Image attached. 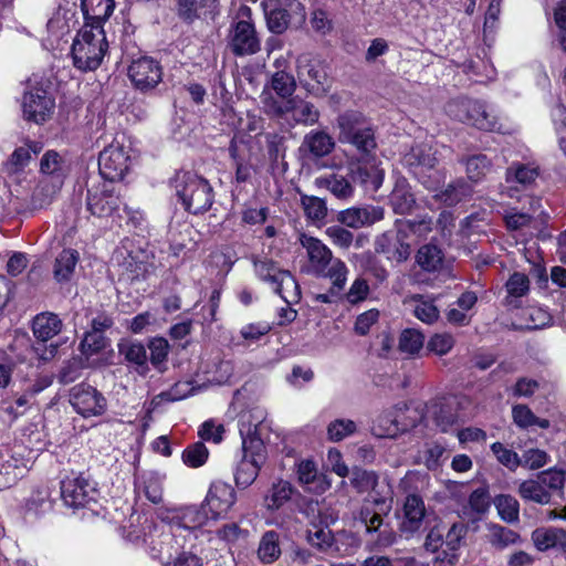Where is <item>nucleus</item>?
Segmentation results:
<instances>
[{
  "instance_id": "774afa93",
  "label": "nucleus",
  "mask_w": 566,
  "mask_h": 566,
  "mask_svg": "<svg viewBox=\"0 0 566 566\" xmlns=\"http://www.w3.org/2000/svg\"><path fill=\"white\" fill-rule=\"evenodd\" d=\"M555 129L559 147L566 156V107L557 106L554 111Z\"/></svg>"
},
{
  "instance_id": "473e14b6",
  "label": "nucleus",
  "mask_w": 566,
  "mask_h": 566,
  "mask_svg": "<svg viewBox=\"0 0 566 566\" xmlns=\"http://www.w3.org/2000/svg\"><path fill=\"white\" fill-rule=\"evenodd\" d=\"M472 188L462 178L450 182L444 189L439 191L434 198L448 207H453L462 200L471 197Z\"/></svg>"
},
{
  "instance_id": "6e6552de",
  "label": "nucleus",
  "mask_w": 566,
  "mask_h": 566,
  "mask_svg": "<svg viewBox=\"0 0 566 566\" xmlns=\"http://www.w3.org/2000/svg\"><path fill=\"white\" fill-rule=\"evenodd\" d=\"M130 157L126 147L115 140L105 147L98 157L101 176L108 181H119L129 169Z\"/></svg>"
},
{
  "instance_id": "13d9d810",
  "label": "nucleus",
  "mask_w": 566,
  "mask_h": 566,
  "mask_svg": "<svg viewBox=\"0 0 566 566\" xmlns=\"http://www.w3.org/2000/svg\"><path fill=\"white\" fill-rule=\"evenodd\" d=\"M357 430L356 423L350 419H336L327 426V438L333 442H339L354 434Z\"/></svg>"
},
{
  "instance_id": "37998d69",
  "label": "nucleus",
  "mask_w": 566,
  "mask_h": 566,
  "mask_svg": "<svg viewBox=\"0 0 566 566\" xmlns=\"http://www.w3.org/2000/svg\"><path fill=\"white\" fill-rule=\"evenodd\" d=\"M461 163L465 165L468 178L473 182L481 181L492 168V163L486 155L478 154L462 159Z\"/></svg>"
},
{
  "instance_id": "72a5a7b5",
  "label": "nucleus",
  "mask_w": 566,
  "mask_h": 566,
  "mask_svg": "<svg viewBox=\"0 0 566 566\" xmlns=\"http://www.w3.org/2000/svg\"><path fill=\"white\" fill-rule=\"evenodd\" d=\"M118 352L125 359L136 366L140 375H146L149 370L147 365V353L143 344L137 342H123L118 344Z\"/></svg>"
},
{
  "instance_id": "cd10ccee",
  "label": "nucleus",
  "mask_w": 566,
  "mask_h": 566,
  "mask_svg": "<svg viewBox=\"0 0 566 566\" xmlns=\"http://www.w3.org/2000/svg\"><path fill=\"white\" fill-rule=\"evenodd\" d=\"M306 541L321 553L335 556L339 552V548L335 544L334 534L327 526L323 527L313 524L312 527L306 531Z\"/></svg>"
},
{
  "instance_id": "6ab92c4d",
  "label": "nucleus",
  "mask_w": 566,
  "mask_h": 566,
  "mask_svg": "<svg viewBox=\"0 0 566 566\" xmlns=\"http://www.w3.org/2000/svg\"><path fill=\"white\" fill-rule=\"evenodd\" d=\"M426 516L423 500L417 494H409L403 503V517L399 524V531L406 537L412 536L422 527Z\"/></svg>"
},
{
  "instance_id": "79ce46f5",
  "label": "nucleus",
  "mask_w": 566,
  "mask_h": 566,
  "mask_svg": "<svg viewBox=\"0 0 566 566\" xmlns=\"http://www.w3.org/2000/svg\"><path fill=\"white\" fill-rule=\"evenodd\" d=\"M262 109L271 118H286L289 116L290 98L282 99L279 96L275 97L271 92L265 88L260 95Z\"/></svg>"
},
{
  "instance_id": "052dcab7",
  "label": "nucleus",
  "mask_w": 566,
  "mask_h": 566,
  "mask_svg": "<svg viewBox=\"0 0 566 566\" xmlns=\"http://www.w3.org/2000/svg\"><path fill=\"white\" fill-rule=\"evenodd\" d=\"M509 296L522 297L530 291V279L525 273L514 272L505 283Z\"/></svg>"
},
{
  "instance_id": "f704fd0d",
  "label": "nucleus",
  "mask_w": 566,
  "mask_h": 566,
  "mask_svg": "<svg viewBox=\"0 0 566 566\" xmlns=\"http://www.w3.org/2000/svg\"><path fill=\"white\" fill-rule=\"evenodd\" d=\"M209 520L208 511L205 505H188L178 507V527L185 530H196L207 523Z\"/></svg>"
},
{
  "instance_id": "8fccbe9b",
  "label": "nucleus",
  "mask_w": 566,
  "mask_h": 566,
  "mask_svg": "<svg viewBox=\"0 0 566 566\" xmlns=\"http://www.w3.org/2000/svg\"><path fill=\"white\" fill-rule=\"evenodd\" d=\"M148 348L150 350V363L159 371L165 373L167 369L166 361L169 354L168 340L163 337L153 338Z\"/></svg>"
},
{
  "instance_id": "7c9ffc66",
  "label": "nucleus",
  "mask_w": 566,
  "mask_h": 566,
  "mask_svg": "<svg viewBox=\"0 0 566 566\" xmlns=\"http://www.w3.org/2000/svg\"><path fill=\"white\" fill-rule=\"evenodd\" d=\"M374 505L381 506L380 512H376L369 504H365L359 512V520L365 525L366 532L371 534L379 532L384 524V515H387L391 510V505L386 503L385 499H376Z\"/></svg>"
},
{
  "instance_id": "4c0bfd02",
  "label": "nucleus",
  "mask_w": 566,
  "mask_h": 566,
  "mask_svg": "<svg viewBox=\"0 0 566 566\" xmlns=\"http://www.w3.org/2000/svg\"><path fill=\"white\" fill-rule=\"evenodd\" d=\"M545 490L547 489L541 483L537 476H535L534 479L522 481L517 492L524 501L546 505L551 503V496Z\"/></svg>"
},
{
  "instance_id": "e2e57ef3",
  "label": "nucleus",
  "mask_w": 566,
  "mask_h": 566,
  "mask_svg": "<svg viewBox=\"0 0 566 566\" xmlns=\"http://www.w3.org/2000/svg\"><path fill=\"white\" fill-rule=\"evenodd\" d=\"M454 346V338L451 334L440 333L430 337L427 344L428 350L436 355H447Z\"/></svg>"
},
{
  "instance_id": "338daca9",
  "label": "nucleus",
  "mask_w": 566,
  "mask_h": 566,
  "mask_svg": "<svg viewBox=\"0 0 566 566\" xmlns=\"http://www.w3.org/2000/svg\"><path fill=\"white\" fill-rule=\"evenodd\" d=\"M325 233L335 245L343 249H348L354 240V234L340 226H331Z\"/></svg>"
},
{
  "instance_id": "39448f33",
  "label": "nucleus",
  "mask_w": 566,
  "mask_h": 566,
  "mask_svg": "<svg viewBox=\"0 0 566 566\" xmlns=\"http://www.w3.org/2000/svg\"><path fill=\"white\" fill-rule=\"evenodd\" d=\"M446 113L470 126L485 132H499L501 124L485 102L468 96H458L446 104Z\"/></svg>"
},
{
  "instance_id": "bb28decb",
  "label": "nucleus",
  "mask_w": 566,
  "mask_h": 566,
  "mask_svg": "<svg viewBox=\"0 0 566 566\" xmlns=\"http://www.w3.org/2000/svg\"><path fill=\"white\" fill-rule=\"evenodd\" d=\"M40 171L51 176L54 185L61 187L69 172L64 158L55 150H48L40 160Z\"/></svg>"
},
{
  "instance_id": "3c124183",
  "label": "nucleus",
  "mask_w": 566,
  "mask_h": 566,
  "mask_svg": "<svg viewBox=\"0 0 566 566\" xmlns=\"http://www.w3.org/2000/svg\"><path fill=\"white\" fill-rule=\"evenodd\" d=\"M512 416L515 424L521 428L538 426L539 428L547 429L551 424L547 419L537 418L526 405L514 406Z\"/></svg>"
},
{
  "instance_id": "4be33fe9",
  "label": "nucleus",
  "mask_w": 566,
  "mask_h": 566,
  "mask_svg": "<svg viewBox=\"0 0 566 566\" xmlns=\"http://www.w3.org/2000/svg\"><path fill=\"white\" fill-rule=\"evenodd\" d=\"M63 321L52 312H43L33 318L32 332L36 339L45 343L59 335L63 328Z\"/></svg>"
},
{
  "instance_id": "ddd939ff",
  "label": "nucleus",
  "mask_w": 566,
  "mask_h": 566,
  "mask_svg": "<svg viewBox=\"0 0 566 566\" xmlns=\"http://www.w3.org/2000/svg\"><path fill=\"white\" fill-rule=\"evenodd\" d=\"M120 205V199L115 189L106 184L90 188L86 197V208L91 214L97 218L111 217Z\"/></svg>"
},
{
  "instance_id": "6e6d98bb",
  "label": "nucleus",
  "mask_w": 566,
  "mask_h": 566,
  "mask_svg": "<svg viewBox=\"0 0 566 566\" xmlns=\"http://www.w3.org/2000/svg\"><path fill=\"white\" fill-rule=\"evenodd\" d=\"M350 483L358 493H365L376 488L378 475L374 471L355 468L352 472Z\"/></svg>"
},
{
  "instance_id": "09e8293b",
  "label": "nucleus",
  "mask_w": 566,
  "mask_h": 566,
  "mask_svg": "<svg viewBox=\"0 0 566 566\" xmlns=\"http://www.w3.org/2000/svg\"><path fill=\"white\" fill-rule=\"evenodd\" d=\"M541 483L547 489L545 490L549 496L554 493L563 491L566 483V471L557 468H551L536 474Z\"/></svg>"
},
{
  "instance_id": "5701e85b",
  "label": "nucleus",
  "mask_w": 566,
  "mask_h": 566,
  "mask_svg": "<svg viewBox=\"0 0 566 566\" xmlns=\"http://www.w3.org/2000/svg\"><path fill=\"white\" fill-rule=\"evenodd\" d=\"M114 7V0H81L84 24L103 27L112 15Z\"/></svg>"
},
{
  "instance_id": "412c9836",
  "label": "nucleus",
  "mask_w": 566,
  "mask_h": 566,
  "mask_svg": "<svg viewBox=\"0 0 566 566\" xmlns=\"http://www.w3.org/2000/svg\"><path fill=\"white\" fill-rule=\"evenodd\" d=\"M375 251L385 254L390 261L401 263L409 258L411 249L399 233L388 231L376 238Z\"/></svg>"
},
{
  "instance_id": "e433bc0d",
  "label": "nucleus",
  "mask_w": 566,
  "mask_h": 566,
  "mask_svg": "<svg viewBox=\"0 0 566 566\" xmlns=\"http://www.w3.org/2000/svg\"><path fill=\"white\" fill-rule=\"evenodd\" d=\"M274 291L287 304L297 303L301 298L300 286L295 277L289 271H282L276 275V282L273 284Z\"/></svg>"
},
{
  "instance_id": "f03ea898",
  "label": "nucleus",
  "mask_w": 566,
  "mask_h": 566,
  "mask_svg": "<svg viewBox=\"0 0 566 566\" xmlns=\"http://www.w3.org/2000/svg\"><path fill=\"white\" fill-rule=\"evenodd\" d=\"M107 50L103 27L84 24L72 43L73 65L82 72L95 71L101 66Z\"/></svg>"
},
{
  "instance_id": "423d86ee",
  "label": "nucleus",
  "mask_w": 566,
  "mask_h": 566,
  "mask_svg": "<svg viewBox=\"0 0 566 566\" xmlns=\"http://www.w3.org/2000/svg\"><path fill=\"white\" fill-rule=\"evenodd\" d=\"M337 126L340 143L354 146L360 154H369L376 148L375 132L361 113L348 111L340 114Z\"/></svg>"
},
{
  "instance_id": "1a4fd4ad",
  "label": "nucleus",
  "mask_w": 566,
  "mask_h": 566,
  "mask_svg": "<svg viewBox=\"0 0 566 566\" xmlns=\"http://www.w3.org/2000/svg\"><path fill=\"white\" fill-rule=\"evenodd\" d=\"M127 74L136 90L148 93L163 81V66L150 56H140L132 61Z\"/></svg>"
},
{
  "instance_id": "ea45409f",
  "label": "nucleus",
  "mask_w": 566,
  "mask_h": 566,
  "mask_svg": "<svg viewBox=\"0 0 566 566\" xmlns=\"http://www.w3.org/2000/svg\"><path fill=\"white\" fill-rule=\"evenodd\" d=\"M538 167L534 164L513 163L506 169V181L517 182L523 186L533 184L538 177Z\"/></svg>"
},
{
  "instance_id": "a211bd4d",
  "label": "nucleus",
  "mask_w": 566,
  "mask_h": 566,
  "mask_svg": "<svg viewBox=\"0 0 566 566\" xmlns=\"http://www.w3.org/2000/svg\"><path fill=\"white\" fill-rule=\"evenodd\" d=\"M521 209L511 207L505 211L504 220L507 229L516 231L531 224L535 213L541 208V199L532 195H523L518 198Z\"/></svg>"
},
{
  "instance_id": "5fc2aeb1",
  "label": "nucleus",
  "mask_w": 566,
  "mask_h": 566,
  "mask_svg": "<svg viewBox=\"0 0 566 566\" xmlns=\"http://www.w3.org/2000/svg\"><path fill=\"white\" fill-rule=\"evenodd\" d=\"M495 505L502 520L507 523L518 521L520 504L514 496L509 494H501L496 496Z\"/></svg>"
},
{
  "instance_id": "c756f323",
  "label": "nucleus",
  "mask_w": 566,
  "mask_h": 566,
  "mask_svg": "<svg viewBox=\"0 0 566 566\" xmlns=\"http://www.w3.org/2000/svg\"><path fill=\"white\" fill-rule=\"evenodd\" d=\"M80 260V254L76 250L64 249L62 250L53 263V277L57 283H65L71 281L76 264Z\"/></svg>"
},
{
  "instance_id": "20e7f679",
  "label": "nucleus",
  "mask_w": 566,
  "mask_h": 566,
  "mask_svg": "<svg viewBox=\"0 0 566 566\" xmlns=\"http://www.w3.org/2000/svg\"><path fill=\"white\" fill-rule=\"evenodd\" d=\"M174 187L184 208L192 214L208 211L214 201V191L210 182L191 171L177 172Z\"/></svg>"
},
{
  "instance_id": "7ed1b4c3",
  "label": "nucleus",
  "mask_w": 566,
  "mask_h": 566,
  "mask_svg": "<svg viewBox=\"0 0 566 566\" xmlns=\"http://www.w3.org/2000/svg\"><path fill=\"white\" fill-rule=\"evenodd\" d=\"M300 241L306 250L310 273L335 281L337 287L346 283L348 269L345 262L333 256L327 245L319 239L305 234L301 235Z\"/></svg>"
},
{
  "instance_id": "c85d7f7f",
  "label": "nucleus",
  "mask_w": 566,
  "mask_h": 566,
  "mask_svg": "<svg viewBox=\"0 0 566 566\" xmlns=\"http://www.w3.org/2000/svg\"><path fill=\"white\" fill-rule=\"evenodd\" d=\"M302 147L305 148L312 157L322 158L334 150L335 142L333 137L324 130H312L304 136Z\"/></svg>"
},
{
  "instance_id": "603ef678",
  "label": "nucleus",
  "mask_w": 566,
  "mask_h": 566,
  "mask_svg": "<svg viewBox=\"0 0 566 566\" xmlns=\"http://www.w3.org/2000/svg\"><path fill=\"white\" fill-rule=\"evenodd\" d=\"M32 156L30 149L18 147L10 157L2 164V171L8 176L17 175L29 165Z\"/></svg>"
},
{
  "instance_id": "2f4dec72",
  "label": "nucleus",
  "mask_w": 566,
  "mask_h": 566,
  "mask_svg": "<svg viewBox=\"0 0 566 566\" xmlns=\"http://www.w3.org/2000/svg\"><path fill=\"white\" fill-rule=\"evenodd\" d=\"M352 180L340 174H329L324 177L316 178L315 184L319 188H325L338 199H348L354 193Z\"/></svg>"
},
{
  "instance_id": "c9c22d12",
  "label": "nucleus",
  "mask_w": 566,
  "mask_h": 566,
  "mask_svg": "<svg viewBox=\"0 0 566 566\" xmlns=\"http://www.w3.org/2000/svg\"><path fill=\"white\" fill-rule=\"evenodd\" d=\"M418 265L426 272H437L442 269L444 254L436 244L422 245L416 255Z\"/></svg>"
},
{
  "instance_id": "f8f14e48",
  "label": "nucleus",
  "mask_w": 566,
  "mask_h": 566,
  "mask_svg": "<svg viewBox=\"0 0 566 566\" xmlns=\"http://www.w3.org/2000/svg\"><path fill=\"white\" fill-rule=\"evenodd\" d=\"M54 98L42 87H32L23 96V115L36 124L46 122L54 109Z\"/></svg>"
},
{
  "instance_id": "b1692460",
  "label": "nucleus",
  "mask_w": 566,
  "mask_h": 566,
  "mask_svg": "<svg viewBox=\"0 0 566 566\" xmlns=\"http://www.w3.org/2000/svg\"><path fill=\"white\" fill-rule=\"evenodd\" d=\"M289 116L294 125L313 126L319 119L318 108L311 102L298 97L290 98Z\"/></svg>"
},
{
  "instance_id": "a878e982",
  "label": "nucleus",
  "mask_w": 566,
  "mask_h": 566,
  "mask_svg": "<svg viewBox=\"0 0 566 566\" xmlns=\"http://www.w3.org/2000/svg\"><path fill=\"white\" fill-rule=\"evenodd\" d=\"M532 541L541 552L552 548L566 551V531L556 527H541L532 533Z\"/></svg>"
},
{
  "instance_id": "4d7b16f0",
  "label": "nucleus",
  "mask_w": 566,
  "mask_h": 566,
  "mask_svg": "<svg viewBox=\"0 0 566 566\" xmlns=\"http://www.w3.org/2000/svg\"><path fill=\"white\" fill-rule=\"evenodd\" d=\"M301 202L306 217L313 221H321L327 216V207L324 199L302 195Z\"/></svg>"
},
{
  "instance_id": "4468645a",
  "label": "nucleus",
  "mask_w": 566,
  "mask_h": 566,
  "mask_svg": "<svg viewBox=\"0 0 566 566\" xmlns=\"http://www.w3.org/2000/svg\"><path fill=\"white\" fill-rule=\"evenodd\" d=\"M229 46L237 56L252 55L261 50V43L252 22L238 21L231 33Z\"/></svg>"
},
{
  "instance_id": "864d4df0",
  "label": "nucleus",
  "mask_w": 566,
  "mask_h": 566,
  "mask_svg": "<svg viewBox=\"0 0 566 566\" xmlns=\"http://www.w3.org/2000/svg\"><path fill=\"white\" fill-rule=\"evenodd\" d=\"M108 343V338L103 333L90 331L85 333L80 344V350L86 357H91L105 349Z\"/></svg>"
},
{
  "instance_id": "a18cd8bd",
  "label": "nucleus",
  "mask_w": 566,
  "mask_h": 566,
  "mask_svg": "<svg viewBox=\"0 0 566 566\" xmlns=\"http://www.w3.org/2000/svg\"><path fill=\"white\" fill-rule=\"evenodd\" d=\"M431 412L436 426L442 432H448L458 421L453 407L446 401L434 403Z\"/></svg>"
},
{
  "instance_id": "dca6fc26",
  "label": "nucleus",
  "mask_w": 566,
  "mask_h": 566,
  "mask_svg": "<svg viewBox=\"0 0 566 566\" xmlns=\"http://www.w3.org/2000/svg\"><path fill=\"white\" fill-rule=\"evenodd\" d=\"M235 503V491L224 482H213L205 499L203 505L209 517L218 520L224 516Z\"/></svg>"
},
{
  "instance_id": "f257e3e1",
  "label": "nucleus",
  "mask_w": 566,
  "mask_h": 566,
  "mask_svg": "<svg viewBox=\"0 0 566 566\" xmlns=\"http://www.w3.org/2000/svg\"><path fill=\"white\" fill-rule=\"evenodd\" d=\"M252 418L251 412H245L241 415L239 420L243 455L237 467L234 480L237 486L241 489H245L254 482L266 460L265 446L258 432L262 418L258 417L255 422Z\"/></svg>"
},
{
  "instance_id": "bf43d9fd",
  "label": "nucleus",
  "mask_w": 566,
  "mask_h": 566,
  "mask_svg": "<svg viewBox=\"0 0 566 566\" xmlns=\"http://www.w3.org/2000/svg\"><path fill=\"white\" fill-rule=\"evenodd\" d=\"M209 451L203 442H195L182 452V461L190 468L203 465L208 459Z\"/></svg>"
},
{
  "instance_id": "aec40b11",
  "label": "nucleus",
  "mask_w": 566,
  "mask_h": 566,
  "mask_svg": "<svg viewBox=\"0 0 566 566\" xmlns=\"http://www.w3.org/2000/svg\"><path fill=\"white\" fill-rule=\"evenodd\" d=\"M384 208L379 206L353 207L337 214V221L349 228L359 229L384 219Z\"/></svg>"
},
{
  "instance_id": "2eb2a0df",
  "label": "nucleus",
  "mask_w": 566,
  "mask_h": 566,
  "mask_svg": "<svg viewBox=\"0 0 566 566\" xmlns=\"http://www.w3.org/2000/svg\"><path fill=\"white\" fill-rule=\"evenodd\" d=\"M96 489L84 476L66 478L61 482V496L70 507H83L95 500Z\"/></svg>"
},
{
  "instance_id": "a19ab883",
  "label": "nucleus",
  "mask_w": 566,
  "mask_h": 566,
  "mask_svg": "<svg viewBox=\"0 0 566 566\" xmlns=\"http://www.w3.org/2000/svg\"><path fill=\"white\" fill-rule=\"evenodd\" d=\"M281 555L280 535L275 531L265 532L259 544L258 556L264 564L275 562Z\"/></svg>"
},
{
  "instance_id": "de8ad7c7",
  "label": "nucleus",
  "mask_w": 566,
  "mask_h": 566,
  "mask_svg": "<svg viewBox=\"0 0 566 566\" xmlns=\"http://www.w3.org/2000/svg\"><path fill=\"white\" fill-rule=\"evenodd\" d=\"M271 88L282 99L294 98L296 81L292 74L285 71H277L271 77Z\"/></svg>"
},
{
  "instance_id": "c03bdc74",
  "label": "nucleus",
  "mask_w": 566,
  "mask_h": 566,
  "mask_svg": "<svg viewBox=\"0 0 566 566\" xmlns=\"http://www.w3.org/2000/svg\"><path fill=\"white\" fill-rule=\"evenodd\" d=\"M488 537L492 547L500 551L522 542L521 536L515 531L501 525L491 526Z\"/></svg>"
},
{
  "instance_id": "f3484780",
  "label": "nucleus",
  "mask_w": 566,
  "mask_h": 566,
  "mask_svg": "<svg viewBox=\"0 0 566 566\" xmlns=\"http://www.w3.org/2000/svg\"><path fill=\"white\" fill-rule=\"evenodd\" d=\"M406 166L422 184L424 172L433 169L439 163L438 150L428 144L413 146L403 157Z\"/></svg>"
},
{
  "instance_id": "393cba45",
  "label": "nucleus",
  "mask_w": 566,
  "mask_h": 566,
  "mask_svg": "<svg viewBox=\"0 0 566 566\" xmlns=\"http://www.w3.org/2000/svg\"><path fill=\"white\" fill-rule=\"evenodd\" d=\"M389 203L397 214H408L416 207V198L406 179H398L389 196Z\"/></svg>"
},
{
  "instance_id": "69168bd1",
  "label": "nucleus",
  "mask_w": 566,
  "mask_h": 566,
  "mask_svg": "<svg viewBox=\"0 0 566 566\" xmlns=\"http://www.w3.org/2000/svg\"><path fill=\"white\" fill-rule=\"evenodd\" d=\"M468 532V527L463 523H454L446 534L443 535V544L450 552H457L460 546L463 537Z\"/></svg>"
},
{
  "instance_id": "9d476101",
  "label": "nucleus",
  "mask_w": 566,
  "mask_h": 566,
  "mask_svg": "<svg viewBox=\"0 0 566 566\" xmlns=\"http://www.w3.org/2000/svg\"><path fill=\"white\" fill-rule=\"evenodd\" d=\"M70 402L75 411L87 418L101 416L106 410V399L96 388L80 384L70 390Z\"/></svg>"
},
{
  "instance_id": "0e129e2a",
  "label": "nucleus",
  "mask_w": 566,
  "mask_h": 566,
  "mask_svg": "<svg viewBox=\"0 0 566 566\" xmlns=\"http://www.w3.org/2000/svg\"><path fill=\"white\" fill-rule=\"evenodd\" d=\"M549 461V455L539 449H528L523 452L521 458V467L528 470H537L546 465Z\"/></svg>"
},
{
  "instance_id": "680f3d73",
  "label": "nucleus",
  "mask_w": 566,
  "mask_h": 566,
  "mask_svg": "<svg viewBox=\"0 0 566 566\" xmlns=\"http://www.w3.org/2000/svg\"><path fill=\"white\" fill-rule=\"evenodd\" d=\"M491 450L496 457L497 461L511 471H515L521 467V458L516 452L505 448L501 442H494Z\"/></svg>"
},
{
  "instance_id": "58836bf2",
  "label": "nucleus",
  "mask_w": 566,
  "mask_h": 566,
  "mask_svg": "<svg viewBox=\"0 0 566 566\" xmlns=\"http://www.w3.org/2000/svg\"><path fill=\"white\" fill-rule=\"evenodd\" d=\"M136 490L154 504L163 501V479L156 472H149L136 483Z\"/></svg>"
},
{
  "instance_id": "9b49d317",
  "label": "nucleus",
  "mask_w": 566,
  "mask_h": 566,
  "mask_svg": "<svg viewBox=\"0 0 566 566\" xmlns=\"http://www.w3.org/2000/svg\"><path fill=\"white\" fill-rule=\"evenodd\" d=\"M296 74L300 84L308 93L323 90L327 77L323 61L312 53H303L296 59Z\"/></svg>"
},
{
  "instance_id": "49530a36",
  "label": "nucleus",
  "mask_w": 566,
  "mask_h": 566,
  "mask_svg": "<svg viewBox=\"0 0 566 566\" xmlns=\"http://www.w3.org/2000/svg\"><path fill=\"white\" fill-rule=\"evenodd\" d=\"M424 336L415 328H407L399 336L398 348L408 356L417 355L423 347Z\"/></svg>"
},
{
  "instance_id": "0eeeda50",
  "label": "nucleus",
  "mask_w": 566,
  "mask_h": 566,
  "mask_svg": "<svg viewBox=\"0 0 566 566\" xmlns=\"http://www.w3.org/2000/svg\"><path fill=\"white\" fill-rule=\"evenodd\" d=\"M266 27L274 34H282L290 25L292 14L305 20V7L298 0H262L260 3Z\"/></svg>"
}]
</instances>
